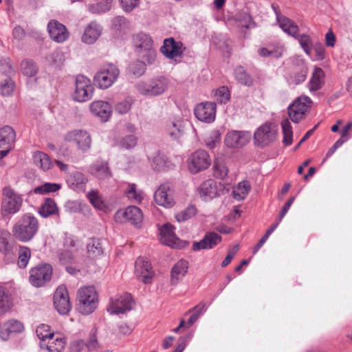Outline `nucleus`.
Masks as SVG:
<instances>
[{
	"label": "nucleus",
	"mask_w": 352,
	"mask_h": 352,
	"mask_svg": "<svg viewBox=\"0 0 352 352\" xmlns=\"http://www.w3.org/2000/svg\"><path fill=\"white\" fill-rule=\"evenodd\" d=\"M65 140L75 145L78 149L82 152L87 151L91 144L90 135L84 130L75 129L67 133Z\"/></svg>",
	"instance_id": "f8f14e48"
},
{
	"label": "nucleus",
	"mask_w": 352,
	"mask_h": 352,
	"mask_svg": "<svg viewBox=\"0 0 352 352\" xmlns=\"http://www.w3.org/2000/svg\"><path fill=\"white\" fill-rule=\"evenodd\" d=\"M57 212L58 208L55 201L50 198L45 199L38 210L39 214L43 217H47L56 214Z\"/></svg>",
	"instance_id": "a18cd8bd"
},
{
	"label": "nucleus",
	"mask_w": 352,
	"mask_h": 352,
	"mask_svg": "<svg viewBox=\"0 0 352 352\" xmlns=\"http://www.w3.org/2000/svg\"><path fill=\"white\" fill-rule=\"evenodd\" d=\"M155 203L164 208H172L175 204L174 190L170 184L160 185L154 194Z\"/></svg>",
	"instance_id": "4468645a"
},
{
	"label": "nucleus",
	"mask_w": 352,
	"mask_h": 352,
	"mask_svg": "<svg viewBox=\"0 0 352 352\" xmlns=\"http://www.w3.org/2000/svg\"><path fill=\"white\" fill-rule=\"evenodd\" d=\"M131 105L132 100L131 98H126L118 102L115 105V110L120 114H125L130 111Z\"/></svg>",
	"instance_id": "338daca9"
},
{
	"label": "nucleus",
	"mask_w": 352,
	"mask_h": 352,
	"mask_svg": "<svg viewBox=\"0 0 352 352\" xmlns=\"http://www.w3.org/2000/svg\"><path fill=\"white\" fill-rule=\"evenodd\" d=\"M149 159L153 168L158 170L163 169L168 164L166 156L159 151H156L152 156H150Z\"/></svg>",
	"instance_id": "09e8293b"
},
{
	"label": "nucleus",
	"mask_w": 352,
	"mask_h": 352,
	"mask_svg": "<svg viewBox=\"0 0 352 352\" xmlns=\"http://www.w3.org/2000/svg\"><path fill=\"white\" fill-rule=\"evenodd\" d=\"M52 272V267L50 265H43L32 268L30 272V283L37 287L43 286L45 281L51 278Z\"/></svg>",
	"instance_id": "6ab92c4d"
},
{
	"label": "nucleus",
	"mask_w": 352,
	"mask_h": 352,
	"mask_svg": "<svg viewBox=\"0 0 352 352\" xmlns=\"http://www.w3.org/2000/svg\"><path fill=\"white\" fill-rule=\"evenodd\" d=\"M221 241V236L216 232H208L199 242H195L192 245L194 251L204 249H212Z\"/></svg>",
	"instance_id": "393cba45"
},
{
	"label": "nucleus",
	"mask_w": 352,
	"mask_h": 352,
	"mask_svg": "<svg viewBox=\"0 0 352 352\" xmlns=\"http://www.w3.org/2000/svg\"><path fill=\"white\" fill-rule=\"evenodd\" d=\"M124 192V195L131 202L140 204L144 199V192L140 189H138L135 184H126Z\"/></svg>",
	"instance_id": "58836bf2"
},
{
	"label": "nucleus",
	"mask_w": 352,
	"mask_h": 352,
	"mask_svg": "<svg viewBox=\"0 0 352 352\" xmlns=\"http://www.w3.org/2000/svg\"><path fill=\"white\" fill-rule=\"evenodd\" d=\"M38 227V219L33 214L26 213L14 224L12 234L20 241L28 242L36 234Z\"/></svg>",
	"instance_id": "f257e3e1"
},
{
	"label": "nucleus",
	"mask_w": 352,
	"mask_h": 352,
	"mask_svg": "<svg viewBox=\"0 0 352 352\" xmlns=\"http://www.w3.org/2000/svg\"><path fill=\"white\" fill-rule=\"evenodd\" d=\"M54 305L60 314H67L72 309L68 292L65 285L59 286L54 295Z\"/></svg>",
	"instance_id": "f3484780"
},
{
	"label": "nucleus",
	"mask_w": 352,
	"mask_h": 352,
	"mask_svg": "<svg viewBox=\"0 0 352 352\" xmlns=\"http://www.w3.org/2000/svg\"><path fill=\"white\" fill-rule=\"evenodd\" d=\"M197 214V209L195 206H190L185 210L178 212L175 219L178 222H183L193 217Z\"/></svg>",
	"instance_id": "4d7b16f0"
},
{
	"label": "nucleus",
	"mask_w": 352,
	"mask_h": 352,
	"mask_svg": "<svg viewBox=\"0 0 352 352\" xmlns=\"http://www.w3.org/2000/svg\"><path fill=\"white\" fill-rule=\"evenodd\" d=\"M146 70V65L144 61L136 60L133 62L129 67V71L136 76H142Z\"/></svg>",
	"instance_id": "052dcab7"
},
{
	"label": "nucleus",
	"mask_w": 352,
	"mask_h": 352,
	"mask_svg": "<svg viewBox=\"0 0 352 352\" xmlns=\"http://www.w3.org/2000/svg\"><path fill=\"white\" fill-rule=\"evenodd\" d=\"M12 299L7 289L0 287V316L10 312L12 308Z\"/></svg>",
	"instance_id": "4c0bfd02"
},
{
	"label": "nucleus",
	"mask_w": 352,
	"mask_h": 352,
	"mask_svg": "<svg viewBox=\"0 0 352 352\" xmlns=\"http://www.w3.org/2000/svg\"><path fill=\"white\" fill-rule=\"evenodd\" d=\"M14 89V83L11 79H5L0 84L1 94L4 96H10Z\"/></svg>",
	"instance_id": "69168bd1"
},
{
	"label": "nucleus",
	"mask_w": 352,
	"mask_h": 352,
	"mask_svg": "<svg viewBox=\"0 0 352 352\" xmlns=\"http://www.w3.org/2000/svg\"><path fill=\"white\" fill-rule=\"evenodd\" d=\"M168 81L166 78L159 77L151 80L152 96L162 94L168 88Z\"/></svg>",
	"instance_id": "37998d69"
},
{
	"label": "nucleus",
	"mask_w": 352,
	"mask_h": 352,
	"mask_svg": "<svg viewBox=\"0 0 352 352\" xmlns=\"http://www.w3.org/2000/svg\"><path fill=\"white\" fill-rule=\"evenodd\" d=\"M210 155L205 150L199 149L192 153L188 159V168L192 173L207 169L211 164Z\"/></svg>",
	"instance_id": "9b49d317"
},
{
	"label": "nucleus",
	"mask_w": 352,
	"mask_h": 352,
	"mask_svg": "<svg viewBox=\"0 0 352 352\" xmlns=\"http://www.w3.org/2000/svg\"><path fill=\"white\" fill-rule=\"evenodd\" d=\"M120 70L113 63L103 65L94 76V80L100 89L110 87L118 79Z\"/></svg>",
	"instance_id": "39448f33"
},
{
	"label": "nucleus",
	"mask_w": 352,
	"mask_h": 352,
	"mask_svg": "<svg viewBox=\"0 0 352 352\" xmlns=\"http://www.w3.org/2000/svg\"><path fill=\"white\" fill-rule=\"evenodd\" d=\"M36 333L41 341L40 343L46 342L49 338L54 334L51 331L50 326L45 324L38 325L36 329Z\"/></svg>",
	"instance_id": "5fc2aeb1"
},
{
	"label": "nucleus",
	"mask_w": 352,
	"mask_h": 352,
	"mask_svg": "<svg viewBox=\"0 0 352 352\" xmlns=\"http://www.w3.org/2000/svg\"><path fill=\"white\" fill-rule=\"evenodd\" d=\"M24 329L25 327L22 322L16 319L8 320L0 326V339L7 341L12 334L21 333Z\"/></svg>",
	"instance_id": "4be33fe9"
},
{
	"label": "nucleus",
	"mask_w": 352,
	"mask_h": 352,
	"mask_svg": "<svg viewBox=\"0 0 352 352\" xmlns=\"http://www.w3.org/2000/svg\"><path fill=\"white\" fill-rule=\"evenodd\" d=\"M250 189L251 185L250 182L242 181L233 188L232 196L237 201L243 200L247 197Z\"/></svg>",
	"instance_id": "a19ab883"
},
{
	"label": "nucleus",
	"mask_w": 352,
	"mask_h": 352,
	"mask_svg": "<svg viewBox=\"0 0 352 352\" xmlns=\"http://www.w3.org/2000/svg\"><path fill=\"white\" fill-rule=\"evenodd\" d=\"M22 73L27 76H34L37 74L38 67L32 60H25L21 64Z\"/></svg>",
	"instance_id": "3c124183"
},
{
	"label": "nucleus",
	"mask_w": 352,
	"mask_h": 352,
	"mask_svg": "<svg viewBox=\"0 0 352 352\" xmlns=\"http://www.w3.org/2000/svg\"><path fill=\"white\" fill-rule=\"evenodd\" d=\"M251 139V134L248 131H232L228 132L224 140L225 144L232 148L246 145Z\"/></svg>",
	"instance_id": "412c9836"
},
{
	"label": "nucleus",
	"mask_w": 352,
	"mask_h": 352,
	"mask_svg": "<svg viewBox=\"0 0 352 352\" xmlns=\"http://www.w3.org/2000/svg\"><path fill=\"white\" fill-rule=\"evenodd\" d=\"M98 294L94 287H80L77 293V309L83 315L94 311L98 305Z\"/></svg>",
	"instance_id": "f03ea898"
},
{
	"label": "nucleus",
	"mask_w": 352,
	"mask_h": 352,
	"mask_svg": "<svg viewBox=\"0 0 352 352\" xmlns=\"http://www.w3.org/2000/svg\"><path fill=\"white\" fill-rule=\"evenodd\" d=\"M138 143V138L134 135H128L120 138L117 145L121 148L131 149L134 148Z\"/></svg>",
	"instance_id": "864d4df0"
},
{
	"label": "nucleus",
	"mask_w": 352,
	"mask_h": 352,
	"mask_svg": "<svg viewBox=\"0 0 352 352\" xmlns=\"http://www.w3.org/2000/svg\"><path fill=\"white\" fill-rule=\"evenodd\" d=\"M234 75L236 80L241 84L250 86L252 80L249 75L245 72L244 69L241 67H238L234 70Z\"/></svg>",
	"instance_id": "13d9d810"
},
{
	"label": "nucleus",
	"mask_w": 352,
	"mask_h": 352,
	"mask_svg": "<svg viewBox=\"0 0 352 352\" xmlns=\"http://www.w3.org/2000/svg\"><path fill=\"white\" fill-rule=\"evenodd\" d=\"M16 139L14 130L9 126L0 129V148H12Z\"/></svg>",
	"instance_id": "c756f323"
},
{
	"label": "nucleus",
	"mask_w": 352,
	"mask_h": 352,
	"mask_svg": "<svg viewBox=\"0 0 352 352\" xmlns=\"http://www.w3.org/2000/svg\"><path fill=\"white\" fill-rule=\"evenodd\" d=\"M277 130L272 123H264L260 126L254 134L255 144L261 147L268 146L277 138Z\"/></svg>",
	"instance_id": "9d476101"
},
{
	"label": "nucleus",
	"mask_w": 352,
	"mask_h": 352,
	"mask_svg": "<svg viewBox=\"0 0 352 352\" xmlns=\"http://www.w3.org/2000/svg\"><path fill=\"white\" fill-rule=\"evenodd\" d=\"M47 30L52 40L61 43L65 41L69 36V33L63 23H48Z\"/></svg>",
	"instance_id": "cd10ccee"
},
{
	"label": "nucleus",
	"mask_w": 352,
	"mask_h": 352,
	"mask_svg": "<svg viewBox=\"0 0 352 352\" xmlns=\"http://www.w3.org/2000/svg\"><path fill=\"white\" fill-rule=\"evenodd\" d=\"M113 1V0H100V2L88 5L87 9L93 14H103L111 10Z\"/></svg>",
	"instance_id": "79ce46f5"
},
{
	"label": "nucleus",
	"mask_w": 352,
	"mask_h": 352,
	"mask_svg": "<svg viewBox=\"0 0 352 352\" xmlns=\"http://www.w3.org/2000/svg\"><path fill=\"white\" fill-rule=\"evenodd\" d=\"M34 164L43 171H47L52 166L50 157L45 153L37 151L33 155Z\"/></svg>",
	"instance_id": "ea45409f"
},
{
	"label": "nucleus",
	"mask_w": 352,
	"mask_h": 352,
	"mask_svg": "<svg viewBox=\"0 0 352 352\" xmlns=\"http://www.w3.org/2000/svg\"><path fill=\"white\" fill-rule=\"evenodd\" d=\"M105 243L106 241L103 239H91L87 245L89 256L94 258L102 255Z\"/></svg>",
	"instance_id": "f704fd0d"
},
{
	"label": "nucleus",
	"mask_w": 352,
	"mask_h": 352,
	"mask_svg": "<svg viewBox=\"0 0 352 352\" xmlns=\"http://www.w3.org/2000/svg\"><path fill=\"white\" fill-rule=\"evenodd\" d=\"M90 172L101 180L109 179L111 177V173L106 162H97L91 166Z\"/></svg>",
	"instance_id": "c9c22d12"
},
{
	"label": "nucleus",
	"mask_w": 352,
	"mask_h": 352,
	"mask_svg": "<svg viewBox=\"0 0 352 352\" xmlns=\"http://www.w3.org/2000/svg\"><path fill=\"white\" fill-rule=\"evenodd\" d=\"M78 240L72 235L66 234L63 241V250H72L73 252L78 250Z\"/></svg>",
	"instance_id": "680f3d73"
},
{
	"label": "nucleus",
	"mask_w": 352,
	"mask_h": 352,
	"mask_svg": "<svg viewBox=\"0 0 352 352\" xmlns=\"http://www.w3.org/2000/svg\"><path fill=\"white\" fill-rule=\"evenodd\" d=\"M175 227L170 223L164 224L160 230V241L162 243L173 248H182L185 242L181 241L175 233Z\"/></svg>",
	"instance_id": "2eb2a0df"
},
{
	"label": "nucleus",
	"mask_w": 352,
	"mask_h": 352,
	"mask_svg": "<svg viewBox=\"0 0 352 352\" xmlns=\"http://www.w3.org/2000/svg\"><path fill=\"white\" fill-rule=\"evenodd\" d=\"M87 179L80 172L72 173L67 178L68 186L75 191H85Z\"/></svg>",
	"instance_id": "c85d7f7f"
},
{
	"label": "nucleus",
	"mask_w": 352,
	"mask_h": 352,
	"mask_svg": "<svg viewBox=\"0 0 352 352\" xmlns=\"http://www.w3.org/2000/svg\"><path fill=\"white\" fill-rule=\"evenodd\" d=\"M134 301L129 293L116 295L110 299L109 304L107 308V311L113 314H124L133 309Z\"/></svg>",
	"instance_id": "6e6552de"
},
{
	"label": "nucleus",
	"mask_w": 352,
	"mask_h": 352,
	"mask_svg": "<svg viewBox=\"0 0 352 352\" xmlns=\"http://www.w3.org/2000/svg\"><path fill=\"white\" fill-rule=\"evenodd\" d=\"M94 87L89 78L80 75L76 78L75 90L73 94L74 100L84 102L90 100L94 94Z\"/></svg>",
	"instance_id": "0eeeda50"
},
{
	"label": "nucleus",
	"mask_w": 352,
	"mask_h": 352,
	"mask_svg": "<svg viewBox=\"0 0 352 352\" xmlns=\"http://www.w3.org/2000/svg\"><path fill=\"white\" fill-rule=\"evenodd\" d=\"M311 102V100L308 96H302L298 98L288 107V116L291 120L298 123L304 119Z\"/></svg>",
	"instance_id": "1a4fd4ad"
},
{
	"label": "nucleus",
	"mask_w": 352,
	"mask_h": 352,
	"mask_svg": "<svg viewBox=\"0 0 352 352\" xmlns=\"http://www.w3.org/2000/svg\"><path fill=\"white\" fill-rule=\"evenodd\" d=\"M286 34L298 39L301 47L307 55L311 57L314 44L310 36L306 34H299V28L296 23H276Z\"/></svg>",
	"instance_id": "423d86ee"
},
{
	"label": "nucleus",
	"mask_w": 352,
	"mask_h": 352,
	"mask_svg": "<svg viewBox=\"0 0 352 352\" xmlns=\"http://www.w3.org/2000/svg\"><path fill=\"white\" fill-rule=\"evenodd\" d=\"M188 263L186 260L181 259L175 264L171 270L170 283L177 285L188 272Z\"/></svg>",
	"instance_id": "7c9ffc66"
},
{
	"label": "nucleus",
	"mask_w": 352,
	"mask_h": 352,
	"mask_svg": "<svg viewBox=\"0 0 352 352\" xmlns=\"http://www.w3.org/2000/svg\"><path fill=\"white\" fill-rule=\"evenodd\" d=\"M31 251L27 247H21L19 252L18 265L21 268H25L30 260Z\"/></svg>",
	"instance_id": "bf43d9fd"
},
{
	"label": "nucleus",
	"mask_w": 352,
	"mask_h": 352,
	"mask_svg": "<svg viewBox=\"0 0 352 352\" xmlns=\"http://www.w3.org/2000/svg\"><path fill=\"white\" fill-rule=\"evenodd\" d=\"M115 220L118 223L130 222L138 226L143 220V214L137 206H129L124 210H120L115 214Z\"/></svg>",
	"instance_id": "ddd939ff"
},
{
	"label": "nucleus",
	"mask_w": 352,
	"mask_h": 352,
	"mask_svg": "<svg viewBox=\"0 0 352 352\" xmlns=\"http://www.w3.org/2000/svg\"><path fill=\"white\" fill-rule=\"evenodd\" d=\"M23 201V199L21 195L14 192L9 187L4 188L1 205V215L5 217L16 214L21 210Z\"/></svg>",
	"instance_id": "20e7f679"
},
{
	"label": "nucleus",
	"mask_w": 352,
	"mask_h": 352,
	"mask_svg": "<svg viewBox=\"0 0 352 352\" xmlns=\"http://www.w3.org/2000/svg\"><path fill=\"white\" fill-rule=\"evenodd\" d=\"M99 346L96 336L94 333L91 334L87 340H76L71 342L69 350L70 352H81L84 350L87 351H93L96 350Z\"/></svg>",
	"instance_id": "5701e85b"
},
{
	"label": "nucleus",
	"mask_w": 352,
	"mask_h": 352,
	"mask_svg": "<svg viewBox=\"0 0 352 352\" xmlns=\"http://www.w3.org/2000/svg\"><path fill=\"white\" fill-rule=\"evenodd\" d=\"M200 196L205 201L210 200L219 195L218 184L213 179H208L199 188Z\"/></svg>",
	"instance_id": "a878e982"
},
{
	"label": "nucleus",
	"mask_w": 352,
	"mask_h": 352,
	"mask_svg": "<svg viewBox=\"0 0 352 352\" xmlns=\"http://www.w3.org/2000/svg\"><path fill=\"white\" fill-rule=\"evenodd\" d=\"M206 307V305L204 303H199L197 306H195L192 309L189 311H194V313L190 316L187 326L186 327H190L192 324H194L197 319L199 318L201 314L204 311Z\"/></svg>",
	"instance_id": "e2e57ef3"
},
{
	"label": "nucleus",
	"mask_w": 352,
	"mask_h": 352,
	"mask_svg": "<svg viewBox=\"0 0 352 352\" xmlns=\"http://www.w3.org/2000/svg\"><path fill=\"white\" fill-rule=\"evenodd\" d=\"M87 197L93 206L100 210H104L106 206L97 191H91L87 194Z\"/></svg>",
	"instance_id": "6e6d98bb"
},
{
	"label": "nucleus",
	"mask_w": 352,
	"mask_h": 352,
	"mask_svg": "<svg viewBox=\"0 0 352 352\" xmlns=\"http://www.w3.org/2000/svg\"><path fill=\"white\" fill-rule=\"evenodd\" d=\"M324 84V73L321 68L315 67L308 82V88L311 92H316L322 89Z\"/></svg>",
	"instance_id": "473e14b6"
},
{
	"label": "nucleus",
	"mask_w": 352,
	"mask_h": 352,
	"mask_svg": "<svg viewBox=\"0 0 352 352\" xmlns=\"http://www.w3.org/2000/svg\"><path fill=\"white\" fill-rule=\"evenodd\" d=\"M312 49L314 52V55L311 58L314 60H322L326 58V51L324 45L321 43H315Z\"/></svg>",
	"instance_id": "774afa93"
},
{
	"label": "nucleus",
	"mask_w": 352,
	"mask_h": 352,
	"mask_svg": "<svg viewBox=\"0 0 352 352\" xmlns=\"http://www.w3.org/2000/svg\"><path fill=\"white\" fill-rule=\"evenodd\" d=\"M101 34V28L98 23H90L85 28L81 37L82 41L87 45L94 43Z\"/></svg>",
	"instance_id": "2f4dec72"
},
{
	"label": "nucleus",
	"mask_w": 352,
	"mask_h": 352,
	"mask_svg": "<svg viewBox=\"0 0 352 352\" xmlns=\"http://www.w3.org/2000/svg\"><path fill=\"white\" fill-rule=\"evenodd\" d=\"M61 188V185L56 183H45L44 184L36 187L34 189L35 194L45 195L50 192H55Z\"/></svg>",
	"instance_id": "8fccbe9b"
},
{
	"label": "nucleus",
	"mask_w": 352,
	"mask_h": 352,
	"mask_svg": "<svg viewBox=\"0 0 352 352\" xmlns=\"http://www.w3.org/2000/svg\"><path fill=\"white\" fill-rule=\"evenodd\" d=\"M194 113L203 122H213L216 118V104L211 102H201L196 105Z\"/></svg>",
	"instance_id": "dca6fc26"
},
{
	"label": "nucleus",
	"mask_w": 352,
	"mask_h": 352,
	"mask_svg": "<svg viewBox=\"0 0 352 352\" xmlns=\"http://www.w3.org/2000/svg\"><path fill=\"white\" fill-rule=\"evenodd\" d=\"M135 274L138 279L144 283H150L154 276L151 265L148 260L145 258H138L135 263Z\"/></svg>",
	"instance_id": "aec40b11"
},
{
	"label": "nucleus",
	"mask_w": 352,
	"mask_h": 352,
	"mask_svg": "<svg viewBox=\"0 0 352 352\" xmlns=\"http://www.w3.org/2000/svg\"><path fill=\"white\" fill-rule=\"evenodd\" d=\"M168 133L173 140L179 139L184 133V121L182 118L172 120L167 125Z\"/></svg>",
	"instance_id": "72a5a7b5"
},
{
	"label": "nucleus",
	"mask_w": 352,
	"mask_h": 352,
	"mask_svg": "<svg viewBox=\"0 0 352 352\" xmlns=\"http://www.w3.org/2000/svg\"><path fill=\"white\" fill-rule=\"evenodd\" d=\"M185 50L182 43L176 41L173 38H168L164 39L160 51L167 58L175 60L182 57Z\"/></svg>",
	"instance_id": "a211bd4d"
},
{
	"label": "nucleus",
	"mask_w": 352,
	"mask_h": 352,
	"mask_svg": "<svg viewBox=\"0 0 352 352\" xmlns=\"http://www.w3.org/2000/svg\"><path fill=\"white\" fill-rule=\"evenodd\" d=\"M10 232L5 230H0V252L6 254L10 250L8 239Z\"/></svg>",
	"instance_id": "0e129e2a"
},
{
	"label": "nucleus",
	"mask_w": 352,
	"mask_h": 352,
	"mask_svg": "<svg viewBox=\"0 0 352 352\" xmlns=\"http://www.w3.org/2000/svg\"><path fill=\"white\" fill-rule=\"evenodd\" d=\"M91 113L100 118L102 121H107L111 115V107L107 102L103 100H95L89 105Z\"/></svg>",
	"instance_id": "b1692460"
},
{
	"label": "nucleus",
	"mask_w": 352,
	"mask_h": 352,
	"mask_svg": "<svg viewBox=\"0 0 352 352\" xmlns=\"http://www.w3.org/2000/svg\"><path fill=\"white\" fill-rule=\"evenodd\" d=\"M65 339L60 335H52L46 342L40 343L42 349H46L48 352H62L65 346Z\"/></svg>",
	"instance_id": "bb28decb"
},
{
	"label": "nucleus",
	"mask_w": 352,
	"mask_h": 352,
	"mask_svg": "<svg viewBox=\"0 0 352 352\" xmlns=\"http://www.w3.org/2000/svg\"><path fill=\"white\" fill-rule=\"evenodd\" d=\"M135 52L148 64H152L155 60L157 52L153 45L151 37L145 33H140L133 37Z\"/></svg>",
	"instance_id": "7ed1b4c3"
},
{
	"label": "nucleus",
	"mask_w": 352,
	"mask_h": 352,
	"mask_svg": "<svg viewBox=\"0 0 352 352\" xmlns=\"http://www.w3.org/2000/svg\"><path fill=\"white\" fill-rule=\"evenodd\" d=\"M282 131L283 133V142L285 145L289 146L292 144L293 131L291 122L288 119H284L281 123Z\"/></svg>",
	"instance_id": "49530a36"
},
{
	"label": "nucleus",
	"mask_w": 352,
	"mask_h": 352,
	"mask_svg": "<svg viewBox=\"0 0 352 352\" xmlns=\"http://www.w3.org/2000/svg\"><path fill=\"white\" fill-rule=\"evenodd\" d=\"M228 168L223 159H216L213 164V175L217 179H225L228 173Z\"/></svg>",
	"instance_id": "c03bdc74"
},
{
	"label": "nucleus",
	"mask_w": 352,
	"mask_h": 352,
	"mask_svg": "<svg viewBox=\"0 0 352 352\" xmlns=\"http://www.w3.org/2000/svg\"><path fill=\"white\" fill-rule=\"evenodd\" d=\"M221 141V133L218 130H212L206 134L204 142L206 146L212 149L216 147Z\"/></svg>",
	"instance_id": "de8ad7c7"
},
{
	"label": "nucleus",
	"mask_w": 352,
	"mask_h": 352,
	"mask_svg": "<svg viewBox=\"0 0 352 352\" xmlns=\"http://www.w3.org/2000/svg\"><path fill=\"white\" fill-rule=\"evenodd\" d=\"M283 46L278 43L270 44L258 50V53L261 56L276 58H280L283 55Z\"/></svg>",
	"instance_id": "e433bc0d"
},
{
	"label": "nucleus",
	"mask_w": 352,
	"mask_h": 352,
	"mask_svg": "<svg viewBox=\"0 0 352 352\" xmlns=\"http://www.w3.org/2000/svg\"><path fill=\"white\" fill-rule=\"evenodd\" d=\"M213 44L223 52L224 55L230 54V46L228 41L223 36H216L212 38Z\"/></svg>",
	"instance_id": "603ef678"
}]
</instances>
